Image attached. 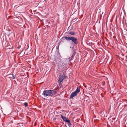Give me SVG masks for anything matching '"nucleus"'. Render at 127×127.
Returning <instances> with one entry per match:
<instances>
[{
  "mask_svg": "<svg viewBox=\"0 0 127 127\" xmlns=\"http://www.w3.org/2000/svg\"><path fill=\"white\" fill-rule=\"evenodd\" d=\"M61 118L63 119L64 121L69 123V124L71 125V124L70 122V121L69 120H68L65 117H64L63 115H61Z\"/></svg>",
  "mask_w": 127,
  "mask_h": 127,
  "instance_id": "obj_5",
  "label": "nucleus"
},
{
  "mask_svg": "<svg viewBox=\"0 0 127 127\" xmlns=\"http://www.w3.org/2000/svg\"><path fill=\"white\" fill-rule=\"evenodd\" d=\"M56 93L55 90H49L44 91L42 94L44 97L52 96L55 95Z\"/></svg>",
  "mask_w": 127,
  "mask_h": 127,
  "instance_id": "obj_1",
  "label": "nucleus"
},
{
  "mask_svg": "<svg viewBox=\"0 0 127 127\" xmlns=\"http://www.w3.org/2000/svg\"><path fill=\"white\" fill-rule=\"evenodd\" d=\"M69 58H70V60L71 61L72 60L73 58V55H72L70 57H69Z\"/></svg>",
  "mask_w": 127,
  "mask_h": 127,
  "instance_id": "obj_10",
  "label": "nucleus"
},
{
  "mask_svg": "<svg viewBox=\"0 0 127 127\" xmlns=\"http://www.w3.org/2000/svg\"><path fill=\"white\" fill-rule=\"evenodd\" d=\"M24 105L26 107L28 105V104L27 103H24Z\"/></svg>",
  "mask_w": 127,
  "mask_h": 127,
  "instance_id": "obj_9",
  "label": "nucleus"
},
{
  "mask_svg": "<svg viewBox=\"0 0 127 127\" xmlns=\"http://www.w3.org/2000/svg\"><path fill=\"white\" fill-rule=\"evenodd\" d=\"M12 77L13 78V79H15V76H14V75L13 74H12Z\"/></svg>",
  "mask_w": 127,
  "mask_h": 127,
  "instance_id": "obj_11",
  "label": "nucleus"
},
{
  "mask_svg": "<svg viewBox=\"0 0 127 127\" xmlns=\"http://www.w3.org/2000/svg\"><path fill=\"white\" fill-rule=\"evenodd\" d=\"M67 64H64V63H63L62 64V66H64L65 65H66Z\"/></svg>",
  "mask_w": 127,
  "mask_h": 127,
  "instance_id": "obj_12",
  "label": "nucleus"
},
{
  "mask_svg": "<svg viewBox=\"0 0 127 127\" xmlns=\"http://www.w3.org/2000/svg\"><path fill=\"white\" fill-rule=\"evenodd\" d=\"M65 77V76L64 74L60 75L59 77V83H61Z\"/></svg>",
  "mask_w": 127,
  "mask_h": 127,
  "instance_id": "obj_4",
  "label": "nucleus"
},
{
  "mask_svg": "<svg viewBox=\"0 0 127 127\" xmlns=\"http://www.w3.org/2000/svg\"><path fill=\"white\" fill-rule=\"evenodd\" d=\"M31 49H29L27 48L25 50L24 53L26 55H28L31 53Z\"/></svg>",
  "mask_w": 127,
  "mask_h": 127,
  "instance_id": "obj_6",
  "label": "nucleus"
},
{
  "mask_svg": "<svg viewBox=\"0 0 127 127\" xmlns=\"http://www.w3.org/2000/svg\"><path fill=\"white\" fill-rule=\"evenodd\" d=\"M64 38L68 41L71 40L74 44H77L78 43V42L77 39L75 37L68 36L66 37H65Z\"/></svg>",
  "mask_w": 127,
  "mask_h": 127,
  "instance_id": "obj_2",
  "label": "nucleus"
},
{
  "mask_svg": "<svg viewBox=\"0 0 127 127\" xmlns=\"http://www.w3.org/2000/svg\"><path fill=\"white\" fill-rule=\"evenodd\" d=\"M70 58H67L66 60V61L67 62V63H69V62L71 61Z\"/></svg>",
  "mask_w": 127,
  "mask_h": 127,
  "instance_id": "obj_7",
  "label": "nucleus"
},
{
  "mask_svg": "<svg viewBox=\"0 0 127 127\" xmlns=\"http://www.w3.org/2000/svg\"><path fill=\"white\" fill-rule=\"evenodd\" d=\"M69 33L72 35H74L75 34L74 32H70Z\"/></svg>",
  "mask_w": 127,
  "mask_h": 127,
  "instance_id": "obj_8",
  "label": "nucleus"
},
{
  "mask_svg": "<svg viewBox=\"0 0 127 127\" xmlns=\"http://www.w3.org/2000/svg\"><path fill=\"white\" fill-rule=\"evenodd\" d=\"M80 90V88H77L75 91L71 93L69 97L70 99L76 96L77 95L78 93L79 92Z\"/></svg>",
  "mask_w": 127,
  "mask_h": 127,
  "instance_id": "obj_3",
  "label": "nucleus"
},
{
  "mask_svg": "<svg viewBox=\"0 0 127 127\" xmlns=\"http://www.w3.org/2000/svg\"><path fill=\"white\" fill-rule=\"evenodd\" d=\"M65 67H66V65H65L64 66V67L65 68Z\"/></svg>",
  "mask_w": 127,
  "mask_h": 127,
  "instance_id": "obj_13",
  "label": "nucleus"
}]
</instances>
